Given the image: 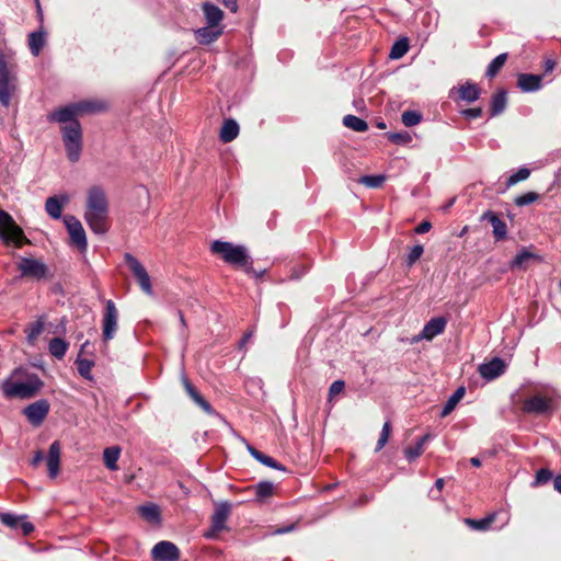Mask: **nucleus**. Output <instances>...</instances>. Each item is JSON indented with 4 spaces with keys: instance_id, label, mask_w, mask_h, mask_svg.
<instances>
[{
    "instance_id": "473e14b6",
    "label": "nucleus",
    "mask_w": 561,
    "mask_h": 561,
    "mask_svg": "<svg viewBox=\"0 0 561 561\" xmlns=\"http://www.w3.org/2000/svg\"><path fill=\"white\" fill-rule=\"evenodd\" d=\"M42 28L28 35L30 50L34 56H38L45 45V32Z\"/></svg>"
},
{
    "instance_id": "4c0bfd02",
    "label": "nucleus",
    "mask_w": 561,
    "mask_h": 561,
    "mask_svg": "<svg viewBox=\"0 0 561 561\" xmlns=\"http://www.w3.org/2000/svg\"><path fill=\"white\" fill-rule=\"evenodd\" d=\"M255 490V500L263 502L274 494V485L270 481H261L252 486Z\"/></svg>"
},
{
    "instance_id": "6ab92c4d",
    "label": "nucleus",
    "mask_w": 561,
    "mask_h": 561,
    "mask_svg": "<svg viewBox=\"0 0 561 561\" xmlns=\"http://www.w3.org/2000/svg\"><path fill=\"white\" fill-rule=\"evenodd\" d=\"M481 220H488L492 225V233L496 242L503 241L507 238V225L496 213L486 210L482 214Z\"/></svg>"
},
{
    "instance_id": "f3484780",
    "label": "nucleus",
    "mask_w": 561,
    "mask_h": 561,
    "mask_svg": "<svg viewBox=\"0 0 561 561\" xmlns=\"http://www.w3.org/2000/svg\"><path fill=\"white\" fill-rule=\"evenodd\" d=\"M507 364L500 357H494L488 363L479 366L478 371L485 380H493L502 376L506 370Z\"/></svg>"
},
{
    "instance_id": "aec40b11",
    "label": "nucleus",
    "mask_w": 561,
    "mask_h": 561,
    "mask_svg": "<svg viewBox=\"0 0 561 561\" xmlns=\"http://www.w3.org/2000/svg\"><path fill=\"white\" fill-rule=\"evenodd\" d=\"M60 454H61V445L59 440H55L50 444L48 449V456L46 459L48 476L51 479H55L60 469Z\"/></svg>"
},
{
    "instance_id": "c756f323",
    "label": "nucleus",
    "mask_w": 561,
    "mask_h": 561,
    "mask_svg": "<svg viewBox=\"0 0 561 561\" xmlns=\"http://www.w3.org/2000/svg\"><path fill=\"white\" fill-rule=\"evenodd\" d=\"M530 260L541 261V257L530 252L526 248H523L511 262V268H525V264L528 263Z\"/></svg>"
},
{
    "instance_id": "e433bc0d",
    "label": "nucleus",
    "mask_w": 561,
    "mask_h": 561,
    "mask_svg": "<svg viewBox=\"0 0 561 561\" xmlns=\"http://www.w3.org/2000/svg\"><path fill=\"white\" fill-rule=\"evenodd\" d=\"M496 514L492 513L481 519L466 518L465 523L471 528L480 531L488 530L490 526L495 522Z\"/></svg>"
},
{
    "instance_id": "a878e982",
    "label": "nucleus",
    "mask_w": 561,
    "mask_h": 561,
    "mask_svg": "<svg viewBox=\"0 0 561 561\" xmlns=\"http://www.w3.org/2000/svg\"><path fill=\"white\" fill-rule=\"evenodd\" d=\"M507 105V92L504 89L497 90L490 101V116L494 117L504 112Z\"/></svg>"
},
{
    "instance_id": "39448f33",
    "label": "nucleus",
    "mask_w": 561,
    "mask_h": 561,
    "mask_svg": "<svg viewBox=\"0 0 561 561\" xmlns=\"http://www.w3.org/2000/svg\"><path fill=\"white\" fill-rule=\"evenodd\" d=\"M61 124L60 133L66 150V156L71 162L79 161L82 152V127L78 118L58 122Z\"/></svg>"
},
{
    "instance_id": "7c9ffc66",
    "label": "nucleus",
    "mask_w": 561,
    "mask_h": 561,
    "mask_svg": "<svg viewBox=\"0 0 561 561\" xmlns=\"http://www.w3.org/2000/svg\"><path fill=\"white\" fill-rule=\"evenodd\" d=\"M430 439V434H425L419 438L415 445L404 448V456L411 462L424 453V444Z\"/></svg>"
},
{
    "instance_id": "37998d69",
    "label": "nucleus",
    "mask_w": 561,
    "mask_h": 561,
    "mask_svg": "<svg viewBox=\"0 0 561 561\" xmlns=\"http://www.w3.org/2000/svg\"><path fill=\"white\" fill-rule=\"evenodd\" d=\"M76 364L79 375L84 379L91 380V369L94 366V363L87 358H77Z\"/></svg>"
},
{
    "instance_id": "c9c22d12",
    "label": "nucleus",
    "mask_w": 561,
    "mask_h": 561,
    "mask_svg": "<svg viewBox=\"0 0 561 561\" xmlns=\"http://www.w3.org/2000/svg\"><path fill=\"white\" fill-rule=\"evenodd\" d=\"M119 455L121 448L118 446L105 448L103 451V460L106 468H108L110 470H116Z\"/></svg>"
},
{
    "instance_id": "412c9836",
    "label": "nucleus",
    "mask_w": 561,
    "mask_h": 561,
    "mask_svg": "<svg viewBox=\"0 0 561 561\" xmlns=\"http://www.w3.org/2000/svg\"><path fill=\"white\" fill-rule=\"evenodd\" d=\"M222 33V27L210 26L207 24V26L197 28L194 34L198 44L208 45L216 42Z\"/></svg>"
},
{
    "instance_id": "5701e85b",
    "label": "nucleus",
    "mask_w": 561,
    "mask_h": 561,
    "mask_svg": "<svg viewBox=\"0 0 561 561\" xmlns=\"http://www.w3.org/2000/svg\"><path fill=\"white\" fill-rule=\"evenodd\" d=\"M542 76L520 73L517 77V87L524 92H534L540 89Z\"/></svg>"
},
{
    "instance_id": "c85d7f7f",
    "label": "nucleus",
    "mask_w": 561,
    "mask_h": 561,
    "mask_svg": "<svg viewBox=\"0 0 561 561\" xmlns=\"http://www.w3.org/2000/svg\"><path fill=\"white\" fill-rule=\"evenodd\" d=\"M248 449L251 456L262 465L277 470H286V468L280 462L276 461L273 457L265 455L252 446H249Z\"/></svg>"
},
{
    "instance_id": "c03bdc74",
    "label": "nucleus",
    "mask_w": 561,
    "mask_h": 561,
    "mask_svg": "<svg viewBox=\"0 0 561 561\" xmlns=\"http://www.w3.org/2000/svg\"><path fill=\"white\" fill-rule=\"evenodd\" d=\"M422 114L416 111H404L401 115L402 124L407 127H412L421 123Z\"/></svg>"
},
{
    "instance_id": "f704fd0d",
    "label": "nucleus",
    "mask_w": 561,
    "mask_h": 561,
    "mask_svg": "<svg viewBox=\"0 0 561 561\" xmlns=\"http://www.w3.org/2000/svg\"><path fill=\"white\" fill-rule=\"evenodd\" d=\"M68 346L69 344L61 337H54L49 341L48 351L54 357L61 359L66 355Z\"/></svg>"
},
{
    "instance_id": "79ce46f5",
    "label": "nucleus",
    "mask_w": 561,
    "mask_h": 561,
    "mask_svg": "<svg viewBox=\"0 0 561 561\" xmlns=\"http://www.w3.org/2000/svg\"><path fill=\"white\" fill-rule=\"evenodd\" d=\"M508 58L507 53L500 54L496 56L488 66L485 76L489 78H494L503 68L506 60Z\"/></svg>"
},
{
    "instance_id": "72a5a7b5",
    "label": "nucleus",
    "mask_w": 561,
    "mask_h": 561,
    "mask_svg": "<svg viewBox=\"0 0 561 561\" xmlns=\"http://www.w3.org/2000/svg\"><path fill=\"white\" fill-rule=\"evenodd\" d=\"M465 393H466L465 387L461 386V387L457 388L455 390V392L446 401V403L440 412V416L445 417L448 414H450L453 412V410L456 408V405L458 404V402L463 398Z\"/></svg>"
},
{
    "instance_id": "052dcab7",
    "label": "nucleus",
    "mask_w": 561,
    "mask_h": 561,
    "mask_svg": "<svg viewBox=\"0 0 561 561\" xmlns=\"http://www.w3.org/2000/svg\"><path fill=\"white\" fill-rule=\"evenodd\" d=\"M556 67V61L552 59H546L543 64L545 73L551 72Z\"/></svg>"
},
{
    "instance_id": "a18cd8bd",
    "label": "nucleus",
    "mask_w": 561,
    "mask_h": 561,
    "mask_svg": "<svg viewBox=\"0 0 561 561\" xmlns=\"http://www.w3.org/2000/svg\"><path fill=\"white\" fill-rule=\"evenodd\" d=\"M386 181L385 175H364L359 178L358 182L366 185L367 187L378 188Z\"/></svg>"
},
{
    "instance_id": "bf43d9fd",
    "label": "nucleus",
    "mask_w": 561,
    "mask_h": 561,
    "mask_svg": "<svg viewBox=\"0 0 561 561\" xmlns=\"http://www.w3.org/2000/svg\"><path fill=\"white\" fill-rule=\"evenodd\" d=\"M43 460H44V453L42 450H37L31 460V465L33 467H37Z\"/></svg>"
},
{
    "instance_id": "dca6fc26",
    "label": "nucleus",
    "mask_w": 561,
    "mask_h": 561,
    "mask_svg": "<svg viewBox=\"0 0 561 561\" xmlns=\"http://www.w3.org/2000/svg\"><path fill=\"white\" fill-rule=\"evenodd\" d=\"M447 325V320L444 317L432 318L423 328L421 333L413 337V342L421 340L432 341L438 334H442Z\"/></svg>"
},
{
    "instance_id": "1a4fd4ad",
    "label": "nucleus",
    "mask_w": 561,
    "mask_h": 561,
    "mask_svg": "<svg viewBox=\"0 0 561 561\" xmlns=\"http://www.w3.org/2000/svg\"><path fill=\"white\" fill-rule=\"evenodd\" d=\"M118 310L113 300L105 301V308L102 319V339L106 343L114 339L118 329Z\"/></svg>"
},
{
    "instance_id": "5fc2aeb1",
    "label": "nucleus",
    "mask_w": 561,
    "mask_h": 561,
    "mask_svg": "<svg viewBox=\"0 0 561 561\" xmlns=\"http://www.w3.org/2000/svg\"><path fill=\"white\" fill-rule=\"evenodd\" d=\"M344 388L345 382L343 380L333 381L329 388V400L343 392Z\"/></svg>"
},
{
    "instance_id": "4468645a",
    "label": "nucleus",
    "mask_w": 561,
    "mask_h": 561,
    "mask_svg": "<svg viewBox=\"0 0 561 561\" xmlns=\"http://www.w3.org/2000/svg\"><path fill=\"white\" fill-rule=\"evenodd\" d=\"M153 561H179L180 550L171 541H160L151 550Z\"/></svg>"
},
{
    "instance_id": "a19ab883",
    "label": "nucleus",
    "mask_w": 561,
    "mask_h": 561,
    "mask_svg": "<svg viewBox=\"0 0 561 561\" xmlns=\"http://www.w3.org/2000/svg\"><path fill=\"white\" fill-rule=\"evenodd\" d=\"M343 125L352 130L359 133L366 131L368 129V124L364 119L352 114L345 115L343 117Z\"/></svg>"
},
{
    "instance_id": "2f4dec72",
    "label": "nucleus",
    "mask_w": 561,
    "mask_h": 561,
    "mask_svg": "<svg viewBox=\"0 0 561 561\" xmlns=\"http://www.w3.org/2000/svg\"><path fill=\"white\" fill-rule=\"evenodd\" d=\"M45 325V318L39 317L35 322L28 323L24 330L26 333V339L30 344H34V342L42 334Z\"/></svg>"
},
{
    "instance_id": "338daca9",
    "label": "nucleus",
    "mask_w": 561,
    "mask_h": 561,
    "mask_svg": "<svg viewBox=\"0 0 561 561\" xmlns=\"http://www.w3.org/2000/svg\"><path fill=\"white\" fill-rule=\"evenodd\" d=\"M444 484H445V481L443 478H439L435 481V488L438 490V491H442L443 488H444Z\"/></svg>"
},
{
    "instance_id": "49530a36",
    "label": "nucleus",
    "mask_w": 561,
    "mask_h": 561,
    "mask_svg": "<svg viewBox=\"0 0 561 561\" xmlns=\"http://www.w3.org/2000/svg\"><path fill=\"white\" fill-rule=\"evenodd\" d=\"M424 253V247L422 244H416L412 247L405 257V264L408 267L413 266Z\"/></svg>"
},
{
    "instance_id": "393cba45",
    "label": "nucleus",
    "mask_w": 561,
    "mask_h": 561,
    "mask_svg": "<svg viewBox=\"0 0 561 561\" xmlns=\"http://www.w3.org/2000/svg\"><path fill=\"white\" fill-rule=\"evenodd\" d=\"M458 100L472 103L477 101L481 95V89L477 83L471 81H467L465 84H461L458 90Z\"/></svg>"
},
{
    "instance_id": "8fccbe9b",
    "label": "nucleus",
    "mask_w": 561,
    "mask_h": 561,
    "mask_svg": "<svg viewBox=\"0 0 561 561\" xmlns=\"http://www.w3.org/2000/svg\"><path fill=\"white\" fill-rule=\"evenodd\" d=\"M539 199V194L536 192H527L519 196H516L514 199V203L516 206L523 207L526 205H529L531 203H535Z\"/></svg>"
},
{
    "instance_id": "bb28decb",
    "label": "nucleus",
    "mask_w": 561,
    "mask_h": 561,
    "mask_svg": "<svg viewBox=\"0 0 561 561\" xmlns=\"http://www.w3.org/2000/svg\"><path fill=\"white\" fill-rule=\"evenodd\" d=\"M238 135H239L238 123L232 118L225 119V122L220 128V133H219L220 140L224 144H228V142L234 140L238 137Z\"/></svg>"
},
{
    "instance_id": "09e8293b",
    "label": "nucleus",
    "mask_w": 561,
    "mask_h": 561,
    "mask_svg": "<svg viewBox=\"0 0 561 561\" xmlns=\"http://www.w3.org/2000/svg\"><path fill=\"white\" fill-rule=\"evenodd\" d=\"M530 175V170L527 169V168H520L517 172H515L514 174H512L507 181H506V186L507 187H511L522 181H525L529 178Z\"/></svg>"
},
{
    "instance_id": "a211bd4d",
    "label": "nucleus",
    "mask_w": 561,
    "mask_h": 561,
    "mask_svg": "<svg viewBox=\"0 0 561 561\" xmlns=\"http://www.w3.org/2000/svg\"><path fill=\"white\" fill-rule=\"evenodd\" d=\"M25 516H16L11 513H0L1 523L11 529H21L23 536H28L34 531V525L24 520Z\"/></svg>"
},
{
    "instance_id": "f03ea898",
    "label": "nucleus",
    "mask_w": 561,
    "mask_h": 561,
    "mask_svg": "<svg viewBox=\"0 0 561 561\" xmlns=\"http://www.w3.org/2000/svg\"><path fill=\"white\" fill-rule=\"evenodd\" d=\"M84 219L94 233L104 234L110 229L108 201L101 186L95 185L88 191Z\"/></svg>"
},
{
    "instance_id": "3c124183",
    "label": "nucleus",
    "mask_w": 561,
    "mask_h": 561,
    "mask_svg": "<svg viewBox=\"0 0 561 561\" xmlns=\"http://www.w3.org/2000/svg\"><path fill=\"white\" fill-rule=\"evenodd\" d=\"M553 478V473L550 469L541 468L536 472L535 481L533 486L543 485Z\"/></svg>"
},
{
    "instance_id": "20e7f679",
    "label": "nucleus",
    "mask_w": 561,
    "mask_h": 561,
    "mask_svg": "<svg viewBox=\"0 0 561 561\" xmlns=\"http://www.w3.org/2000/svg\"><path fill=\"white\" fill-rule=\"evenodd\" d=\"M19 373L15 369L10 378H7L1 383V391L7 399H32L36 397L42 388L44 381L36 374L26 376L25 381H13L12 377Z\"/></svg>"
},
{
    "instance_id": "13d9d810",
    "label": "nucleus",
    "mask_w": 561,
    "mask_h": 561,
    "mask_svg": "<svg viewBox=\"0 0 561 561\" xmlns=\"http://www.w3.org/2000/svg\"><path fill=\"white\" fill-rule=\"evenodd\" d=\"M221 2L232 13H236L239 9L238 0H221Z\"/></svg>"
},
{
    "instance_id": "9d476101",
    "label": "nucleus",
    "mask_w": 561,
    "mask_h": 561,
    "mask_svg": "<svg viewBox=\"0 0 561 561\" xmlns=\"http://www.w3.org/2000/svg\"><path fill=\"white\" fill-rule=\"evenodd\" d=\"M124 261L133 275L135 276L138 285L147 295L152 294V286L150 276L147 273L145 266L130 253H125Z\"/></svg>"
},
{
    "instance_id": "2eb2a0df",
    "label": "nucleus",
    "mask_w": 561,
    "mask_h": 561,
    "mask_svg": "<svg viewBox=\"0 0 561 561\" xmlns=\"http://www.w3.org/2000/svg\"><path fill=\"white\" fill-rule=\"evenodd\" d=\"M231 505L228 502L217 505L215 513L211 517V529L206 534L207 538H214L216 535L226 528V522L230 515Z\"/></svg>"
},
{
    "instance_id": "de8ad7c7",
    "label": "nucleus",
    "mask_w": 561,
    "mask_h": 561,
    "mask_svg": "<svg viewBox=\"0 0 561 561\" xmlns=\"http://www.w3.org/2000/svg\"><path fill=\"white\" fill-rule=\"evenodd\" d=\"M387 138L396 145H407L412 141V136L409 131L388 133Z\"/></svg>"
},
{
    "instance_id": "58836bf2",
    "label": "nucleus",
    "mask_w": 561,
    "mask_h": 561,
    "mask_svg": "<svg viewBox=\"0 0 561 561\" xmlns=\"http://www.w3.org/2000/svg\"><path fill=\"white\" fill-rule=\"evenodd\" d=\"M410 48L409 39L407 37H401L396 41L390 49L389 58L390 59H400L402 58Z\"/></svg>"
},
{
    "instance_id": "423d86ee",
    "label": "nucleus",
    "mask_w": 561,
    "mask_h": 561,
    "mask_svg": "<svg viewBox=\"0 0 561 561\" xmlns=\"http://www.w3.org/2000/svg\"><path fill=\"white\" fill-rule=\"evenodd\" d=\"M558 409L554 391L537 392L522 401L520 410L525 414L552 415Z\"/></svg>"
},
{
    "instance_id": "e2e57ef3",
    "label": "nucleus",
    "mask_w": 561,
    "mask_h": 561,
    "mask_svg": "<svg viewBox=\"0 0 561 561\" xmlns=\"http://www.w3.org/2000/svg\"><path fill=\"white\" fill-rule=\"evenodd\" d=\"M553 488L557 492L561 494V473L554 477L553 479Z\"/></svg>"
},
{
    "instance_id": "ddd939ff",
    "label": "nucleus",
    "mask_w": 561,
    "mask_h": 561,
    "mask_svg": "<svg viewBox=\"0 0 561 561\" xmlns=\"http://www.w3.org/2000/svg\"><path fill=\"white\" fill-rule=\"evenodd\" d=\"M50 410V404L46 399L37 400L23 409V414L33 426H39Z\"/></svg>"
},
{
    "instance_id": "9b49d317",
    "label": "nucleus",
    "mask_w": 561,
    "mask_h": 561,
    "mask_svg": "<svg viewBox=\"0 0 561 561\" xmlns=\"http://www.w3.org/2000/svg\"><path fill=\"white\" fill-rule=\"evenodd\" d=\"M19 271L23 277L41 280L47 277V265L36 259L22 257L18 265Z\"/></svg>"
},
{
    "instance_id": "7ed1b4c3",
    "label": "nucleus",
    "mask_w": 561,
    "mask_h": 561,
    "mask_svg": "<svg viewBox=\"0 0 561 561\" xmlns=\"http://www.w3.org/2000/svg\"><path fill=\"white\" fill-rule=\"evenodd\" d=\"M18 65L11 51L0 50V104L8 107L18 88Z\"/></svg>"
},
{
    "instance_id": "680f3d73",
    "label": "nucleus",
    "mask_w": 561,
    "mask_h": 561,
    "mask_svg": "<svg viewBox=\"0 0 561 561\" xmlns=\"http://www.w3.org/2000/svg\"><path fill=\"white\" fill-rule=\"evenodd\" d=\"M34 1H35V4H36V14H37V18H38V20L41 22V25H42L43 21H44L43 10H42L39 0H34Z\"/></svg>"
},
{
    "instance_id": "774afa93",
    "label": "nucleus",
    "mask_w": 561,
    "mask_h": 561,
    "mask_svg": "<svg viewBox=\"0 0 561 561\" xmlns=\"http://www.w3.org/2000/svg\"><path fill=\"white\" fill-rule=\"evenodd\" d=\"M470 463L473 466V467H480L481 466V460L478 458V457H472L470 459Z\"/></svg>"
},
{
    "instance_id": "6e6552de",
    "label": "nucleus",
    "mask_w": 561,
    "mask_h": 561,
    "mask_svg": "<svg viewBox=\"0 0 561 561\" xmlns=\"http://www.w3.org/2000/svg\"><path fill=\"white\" fill-rule=\"evenodd\" d=\"M99 106L93 102H78L64 107H59L48 115L50 122H64L77 118L84 113H94L99 111Z\"/></svg>"
},
{
    "instance_id": "ea45409f",
    "label": "nucleus",
    "mask_w": 561,
    "mask_h": 561,
    "mask_svg": "<svg viewBox=\"0 0 561 561\" xmlns=\"http://www.w3.org/2000/svg\"><path fill=\"white\" fill-rule=\"evenodd\" d=\"M139 515L150 523H157L160 519V510L156 504L141 505L138 507Z\"/></svg>"
},
{
    "instance_id": "f8f14e48",
    "label": "nucleus",
    "mask_w": 561,
    "mask_h": 561,
    "mask_svg": "<svg viewBox=\"0 0 561 561\" xmlns=\"http://www.w3.org/2000/svg\"><path fill=\"white\" fill-rule=\"evenodd\" d=\"M64 222L70 236L71 243L80 251H85L88 247L87 236L80 220L72 215H66Z\"/></svg>"
},
{
    "instance_id": "cd10ccee",
    "label": "nucleus",
    "mask_w": 561,
    "mask_h": 561,
    "mask_svg": "<svg viewBox=\"0 0 561 561\" xmlns=\"http://www.w3.org/2000/svg\"><path fill=\"white\" fill-rule=\"evenodd\" d=\"M68 202V198L66 196L58 197V196H51L46 199L45 203V209L47 214L54 218L59 219L61 217L64 204Z\"/></svg>"
},
{
    "instance_id": "864d4df0",
    "label": "nucleus",
    "mask_w": 561,
    "mask_h": 561,
    "mask_svg": "<svg viewBox=\"0 0 561 561\" xmlns=\"http://www.w3.org/2000/svg\"><path fill=\"white\" fill-rule=\"evenodd\" d=\"M460 114L467 119H476L482 116V107H470L460 111Z\"/></svg>"
},
{
    "instance_id": "6e6d98bb",
    "label": "nucleus",
    "mask_w": 561,
    "mask_h": 561,
    "mask_svg": "<svg viewBox=\"0 0 561 561\" xmlns=\"http://www.w3.org/2000/svg\"><path fill=\"white\" fill-rule=\"evenodd\" d=\"M431 228L432 224L428 220H424L414 229V232L417 234H423L428 232Z\"/></svg>"
},
{
    "instance_id": "0eeeda50",
    "label": "nucleus",
    "mask_w": 561,
    "mask_h": 561,
    "mask_svg": "<svg viewBox=\"0 0 561 561\" xmlns=\"http://www.w3.org/2000/svg\"><path fill=\"white\" fill-rule=\"evenodd\" d=\"M0 238L5 242H13L16 248L30 243L21 227L16 225L12 216L0 209Z\"/></svg>"
},
{
    "instance_id": "0e129e2a",
    "label": "nucleus",
    "mask_w": 561,
    "mask_h": 561,
    "mask_svg": "<svg viewBox=\"0 0 561 561\" xmlns=\"http://www.w3.org/2000/svg\"><path fill=\"white\" fill-rule=\"evenodd\" d=\"M370 500H371V497H369L366 494H363L358 499V505H360V506L366 505L368 502H370Z\"/></svg>"
},
{
    "instance_id": "603ef678",
    "label": "nucleus",
    "mask_w": 561,
    "mask_h": 561,
    "mask_svg": "<svg viewBox=\"0 0 561 561\" xmlns=\"http://www.w3.org/2000/svg\"><path fill=\"white\" fill-rule=\"evenodd\" d=\"M390 434H391V424H390V422H386L382 426L379 439H378L376 448H375L376 453L380 451L385 447V445L387 444V442L390 437Z\"/></svg>"
},
{
    "instance_id": "4be33fe9",
    "label": "nucleus",
    "mask_w": 561,
    "mask_h": 561,
    "mask_svg": "<svg viewBox=\"0 0 561 561\" xmlns=\"http://www.w3.org/2000/svg\"><path fill=\"white\" fill-rule=\"evenodd\" d=\"M184 389L188 397L201 408L203 411H205L208 414H211L214 412L210 403L204 399V397L198 392V390L192 385V382L186 378L183 377L182 379Z\"/></svg>"
},
{
    "instance_id": "4d7b16f0",
    "label": "nucleus",
    "mask_w": 561,
    "mask_h": 561,
    "mask_svg": "<svg viewBox=\"0 0 561 561\" xmlns=\"http://www.w3.org/2000/svg\"><path fill=\"white\" fill-rule=\"evenodd\" d=\"M296 528V523H293L285 527H277L273 530L274 535H283L293 531Z\"/></svg>"
},
{
    "instance_id": "69168bd1",
    "label": "nucleus",
    "mask_w": 561,
    "mask_h": 561,
    "mask_svg": "<svg viewBox=\"0 0 561 561\" xmlns=\"http://www.w3.org/2000/svg\"><path fill=\"white\" fill-rule=\"evenodd\" d=\"M253 335V331H249L244 333L243 337L241 339L240 346H243Z\"/></svg>"
},
{
    "instance_id": "f257e3e1",
    "label": "nucleus",
    "mask_w": 561,
    "mask_h": 561,
    "mask_svg": "<svg viewBox=\"0 0 561 561\" xmlns=\"http://www.w3.org/2000/svg\"><path fill=\"white\" fill-rule=\"evenodd\" d=\"M210 252L217 255L226 264L231 265L237 270L243 271L247 275L253 276L256 279H262L266 273V268L255 270L253 260L251 259L248 249L241 244H233L232 242L215 240L210 244Z\"/></svg>"
},
{
    "instance_id": "b1692460",
    "label": "nucleus",
    "mask_w": 561,
    "mask_h": 561,
    "mask_svg": "<svg viewBox=\"0 0 561 561\" xmlns=\"http://www.w3.org/2000/svg\"><path fill=\"white\" fill-rule=\"evenodd\" d=\"M202 10L208 25L221 27L220 22L224 20V11L219 7L210 2H204Z\"/></svg>"
}]
</instances>
